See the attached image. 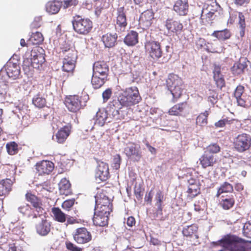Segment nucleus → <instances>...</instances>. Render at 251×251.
Segmentation results:
<instances>
[{
    "instance_id": "nucleus-1",
    "label": "nucleus",
    "mask_w": 251,
    "mask_h": 251,
    "mask_svg": "<svg viewBox=\"0 0 251 251\" xmlns=\"http://www.w3.org/2000/svg\"><path fill=\"white\" fill-rule=\"evenodd\" d=\"M142 100L136 87L126 88L120 92L116 99L109 102L111 107L116 109L112 110L114 115H119V110L123 107H130L138 103Z\"/></svg>"
},
{
    "instance_id": "nucleus-2",
    "label": "nucleus",
    "mask_w": 251,
    "mask_h": 251,
    "mask_svg": "<svg viewBox=\"0 0 251 251\" xmlns=\"http://www.w3.org/2000/svg\"><path fill=\"white\" fill-rule=\"evenodd\" d=\"M246 243L245 240L236 235L228 234L213 244L220 245L228 251H245Z\"/></svg>"
},
{
    "instance_id": "nucleus-3",
    "label": "nucleus",
    "mask_w": 251,
    "mask_h": 251,
    "mask_svg": "<svg viewBox=\"0 0 251 251\" xmlns=\"http://www.w3.org/2000/svg\"><path fill=\"white\" fill-rule=\"evenodd\" d=\"M45 61L43 54L37 53L35 50L27 51L23 56V70L25 74L33 71L34 68L39 69Z\"/></svg>"
},
{
    "instance_id": "nucleus-4",
    "label": "nucleus",
    "mask_w": 251,
    "mask_h": 251,
    "mask_svg": "<svg viewBox=\"0 0 251 251\" xmlns=\"http://www.w3.org/2000/svg\"><path fill=\"white\" fill-rule=\"evenodd\" d=\"M166 83L173 99L177 100L181 96L184 89L182 79L176 75H170L166 80Z\"/></svg>"
},
{
    "instance_id": "nucleus-5",
    "label": "nucleus",
    "mask_w": 251,
    "mask_h": 251,
    "mask_svg": "<svg viewBox=\"0 0 251 251\" xmlns=\"http://www.w3.org/2000/svg\"><path fill=\"white\" fill-rule=\"evenodd\" d=\"M73 29L78 34L86 35L92 28L93 24L88 18H83L81 16L76 15L72 21Z\"/></svg>"
},
{
    "instance_id": "nucleus-6",
    "label": "nucleus",
    "mask_w": 251,
    "mask_h": 251,
    "mask_svg": "<svg viewBox=\"0 0 251 251\" xmlns=\"http://www.w3.org/2000/svg\"><path fill=\"white\" fill-rule=\"evenodd\" d=\"M114 108L113 106L111 107L109 103L106 110L104 109H100L97 112L96 118L94 119L95 125L102 126L105 124L110 123L113 118L118 119L119 115H114L112 112H111L112 110L116 109Z\"/></svg>"
},
{
    "instance_id": "nucleus-7",
    "label": "nucleus",
    "mask_w": 251,
    "mask_h": 251,
    "mask_svg": "<svg viewBox=\"0 0 251 251\" xmlns=\"http://www.w3.org/2000/svg\"><path fill=\"white\" fill-rule=\"evenodd\" d=\"M234 150L240 153L244 152L251 146V136L246 133L238 135L233 141Z\"/></svg>"
},
{
    "instance_id": "nucleus-8",
    "label": "nucleus",
    "mask_w": 251,
    "mask_h": 251,
    "mask_svg": "<svg viewBox=\"0 0 251 251\" xmlns=\"http://www.w3.org/2000/svg\"><path fill=\"white\" fill-rule=\"evenodd\" d=\"M164 41L159 43L155 41L148 42L145 47L151 58L154 59L160 58L163 54L162 48L163 47Z\"/></svg>"
},
{
    "instance_id": "nucleus-9",
    "label": "nucleus",
    "mask_w": 251,
    "mask_h": 251,
    "mask_svg": "<svg viewBox=\"0 0 251 251\" xmlns=\"http://www.w3.org/2000/svg\"><path fill=\"white\" fill-rule=\"evenodd\" d=\"M124 152L128 159L134 162H139L142 158V151L138 144L128 143L124 149Z\"/></svg>"
},
{
    "instance_id": "nucleus-10",
    "label": "nucleus",
    "mask_w": 251,
    "mask_h": 251,
    "mask_svg": "<svg viewBox=\"0 0 251 251\" xmlns=\"http://www.w3.org/2000/svg\"><path fill=\"white\" fill-rule=\"evenodd\" d=\"M73 238L77 244H85L92 240L91 233L85 227H80L74 232Z\"/></svg>"
},
{
    "instance_id": "nucleus-11",
    "label": "nucleus",
    "mask_w": 251,
    "mask_h": 251,
    "mask_svg": "<svg viewBox=\"0 0 251 251\" xmlns=\"http://www.w3.org/2000/svg\"><path fill=\"white\" fill-rule=\"evenodd\" d=\"M25 198L26 200L29 201L33 207L35 208L36 212L37 213H34L33 218L42 217L44 213V210L42 207V204L41 200L31 193L26 194Z\"/></svg>"
},
{
    "instance_id": "nucleus-12",
    "label": "nucleus",
    "mask_w": 251,
    "mask_h": 251,
    "mask_svg": "<svg viewBox=\"0 0 251 251\" xmlns=\"http://www.w3.org/2000/svg\"><path fill=\"white\" fill-rule=\"evenodd\" d=\"M109 177V172L108 164L103 162H99L95 174L96 180L100 183V181H106Z\"/></svg>"
},
{
    "instance_id": "nucleus-13",
    "label": "nucleus",
    "mask_w": 251,
    "mask_h": 251,
    "mask_svg": "<svg viewBox=\"0 0 251 251\" xmlns=\"http://www.w3.org/2000/svg\"><path fill=\"white\" fill-rule=\"evenodd\" d=\"M5 71L8 76L13 80L18 78L21 73V68L17 63L9 60L4 66Z\"/></svg>"
},
{
    "instance_id": "nucleus-14",
    "label": "nucleus",
    "mask_w": 251,
    "mask_h": 251,
    "mask_svg": "<svg viewBox=\"0 0 251 251\" xmlns=\"http://www.w3.org/2000/svg\"><path fill=\"white\" fill-rule=\"evenodd\" d=\"M65 103L68 110L72 112H77L81 106L80 97L77 95L69 96L67 97Z\"/></svg>"
},
{
    "instance_id": "nucleus-15",
    "label": "nucleus",
    "mask_w": 251,
    "mask_h": 251,
    "mask_svg": "<svg viewBox=\"0 0 251 251\" xmlns=\"http://www.w3.org/2000/svg\"><path fill=\"white\" fill-rule=\"evenodd\" d=\"M117 15L115 29L118 31H123L127 26L126 17L124 7H120L117 9Z\"/></svg>"
},
{
    "instance_id": "nucleus-16",
    "label": "nucleus",
    "mask_w": 251,
    "mask_h": 251,
    "mask_svg": "<svg viewBox=\"0 0 251 251\" xmlns=\"http://www.w3.org/2000/svg\"><path fill=\"white\" fill-rule=\"evenodd\" d=\"M154 13L151 10L143 12L139 18V25L143 29H147L151 25L154 18Z\"/></svg>"
},
{
    "instance_id": "nucleus-17",
    "label": "nucleus",
    "mask_w": 251,
    "mask_h": 251,
    "mask_svg": "<svg viewBox=\"0 0 251 251\" xmlns=\"http://www.w3.org/2000/svg\"><path fill=\"white\" fill-rule=\"evenodd\" d=\"M36 232L42 236L49 234L51 229V223L46 219L41 218V221L35 226Z\"/></svg>"
},
{
    "instance_id": "nucleus-18",
    "label": "nucleus",
    "mask_w": 251,
    "mask_h": 251,
    "mask_svg": "<svg viewBox=\"0 0 251 251\" xmlns=\"http://www.w3.org/2000/svg\"><path fill=\"white\" fill-rule=\"evenodd\" d=\"M54 167V164L48 160H43L36 164V170L39 175L49 174L53 170Z\"/></svg>"
},
{
    "instance_id": "nucleus-19",
    "label": "nucleus",
    "mask_w": 251,
    "mask_h": 251,
    "mask_svg": "<svg viewBox=\"0 0 251 251\" xmlns=\"http://www.w3.org/2000/svg\"><path fill=\"white\" fill-rule=\"evenodd\" d=\"M93 73L107 77L109 72V66L104 61H98L93 65Z\"/></svg>"
},
{
    "instance_id": "nucleus-20",
    "label": "nucleus",
    "mask_w": 251,
    "mask_h": 251,
    "mask_svg": "<svg viewBox=\"0 0 251 251\" xmlns=\"http://www.w3.org/2000/svg\"><path fill=\"white\" fill-rule=\"evenodd\" d=\"M173 8L178 15H186L189 9L188 0H177L175 3Z\"/></svg>"
},
{
    "instance_id": "nucleus-21",
    "label": "nucleus",
    "mask_w": 251,
    "mask_h": 251,
    "mask_svg": "<svg viewBox=\"0 0 251 251\" xmlns=\"http://www.w3.org/2000/svg\"><path fill=\"white\" fill-rule=\"evenodd\" d=\"M118 36L116 33H107L102 36L101 40L105 48H111L117 44Z\"/></svg>"
},
{
    "instance_id": "nucleus-22",
    "label": "nucleus",
    "mask_w": 251,
    "mask_h": 251,
    "mask_svg": "<svg viewBox=\"0 0 251 251\" xmlns=\"http://www.w3.org/2000/svg\"><path fill=\"white\" fill-rule=\"evenodd\" d=\"M165 26L170 32L176 33H180L183 27L182 24L179 22L171 19L166 20Z\"/></svg>"
},
{
    "instance_id": "nucleus-23",
    "label": "nucleus",
    "mask_w": 251,
    "mask_h": 251,
    "mask_svg": "<svg viewBox=\"0 0 251 251\" xmlns=\"http://www.w3.org/2000/svg\"><path fill=\"white\" fill-rule=\"evenodd\" d=\"M108 216L102 213L94 212L93 222L96 226H105L108 225Z\"/></svg>"
},
{
    "instance_id": "nucleus-24",
    "label": "nucleus",
    "mask_w": 251,
    "mask_h": 251,
    "mask_svg": "<svg viewBox=\"0 0 251 251\" xmlns=\"http://www.w3.org/2000/svg\"><path fill=\"white\" fill-rule=\"evenodd\" d=\"M200 163L203 168L213 166L216 162V159L213 154H210L204 152L203 155L200 158Z\"/></svg>"
},
{
    "instance_id": "nucleus-25",
    "label": "nucleus",
    "mask_w": 251,
    "mask_h": 251,
    "mask_svg": "<svg viewBox=\"0 0 251 251\" xmlns=\"http://www.w3.org/2000/svg\"><path fill=\"white\" fill-rule=\"evenodd\" d=\"M248 64L245 60L242 61L235 62L231 67V70L233 74L235 75H238L245 73L247 70Z\"/></svg>"
},
{
    "instance_id": "nucleus-26",
    "label": "nucleus",
    "mask_w": 251,
    "mask_h": 251,
    "mask_svg": "<svg viewBox=\"0 0 251 251\" xmlns=\"http://www.w3.org/2000/svg\"><path fill=\"white\" fill-rule=\"evenodd\" d=\"M62 5V2L58 0L49 1L46 5V9L50 14H55L58 12Z\"/></svg>"
},
{
    "instance_id": "nucleus-27",
    "label": "nucleus",
    "mask_w": 251,
    "mask_h": 251,
    "mask_svg": "<svg viewBox=\"0 0 251 251\" xmlns=\"http://www.w3.org/2000/svg\"><path fill=\"white\" fill-rule=\"evenodd\" d=\"M211 36L216 38L220 41H225L230 38L231 33L229 29L225 28L223 30L214 31L211 34Z\"/></svg>"
},
{
    "instance_id": "nucleus-28",
    "label": "nucleus",
    "mask_w": 251,
    "mask_h": 251,
    "mask_svg": "<svg viewBox=\"0 0 251 251\" xmlns=\"http://www.w3.org/2000/svg\"><path fill=\"white\" fill-rule=\"evenodd\" d=\"M124 43L128 46L135 45L138 42V33L131 30L125 37Z\"/></svg>"
},
{
    "instance_id": "nucleus-29",
    "label": "nucleus",
    "mask_w": 251,
    "mask_h": 251,
    "mask_svg": "<svg viewBox=\"0 0 251 251\" xmlns=\"http://www.w3.org/2000/svg\"><path fill=\"white\" fill-rule=\"evenodd\" d=\"M72 56L71 57L72 58L70 59H69L68 58L67 59H64L63 65L62 66V70L63 71L70 72L74 69L75 67V63L77 57L75 55L74 53L72 55Z\"/></svg>"
},
{
    "instance_id": "nucleus-30",
    "label": "nucleus",
    "mask_w": 251,
    "mask_h": 251,
    "mask_svg": "<svg viewBox=\"0 0 251 251\" xmlns=\"http://www.w3.org/2000/svg\"><path fill=\"white\" fill-rule=\"evenodd\" d=\"M12 181L10 179H2L0 181V196L6 195L11 190Z\"/></svg>"
},
{
    "instance_id": "nucleus-31",
    "label": "nucleus",
    "mask_w": 251,
    "mask_h": 251,
    "mask_svg": "<svg viewBox=\"0 0 251 251\" xmlns=\"http://www.w3.org/2000/svg\"><path fill=\"white\" fill-rule=\"evenodd\" d=\"M60 193L66 196L71 193V184L68 180L63 178L58 184Z\"/></svg>"
},
{
    "instance_id": "nucleus-32",
    "label": "nucleus",
    "mask_w": 251,
    "mask_h": 251,
    "mask_svg": "<svg viewBox=\"0 0 251 251\" xmlns=\"http://www.w3.org/2000/svg\"><path fill=\"white\" fill-rule=\"evenodd\" d=\"M107 78L93 73L91 79L92 84L95 89L100 88L107 80Z\"/></svg>"
},
{
    "instance_id": "nucleus-33",
    "label": "nucleus",
    "mask_w": 251,
    "mask_h": 251,
    "mask_svg": "<svg viewBox=\"0 0 251 251\" xmlns=\"http://www.w3.org/2000/svg\"><path fill=\"white\" fill-rule=\"evenodd\" d=\"M32 103L35 107L42 108L46 105L47 101L44 95L38 93L33 98Z\"/></svg>"
},
{
    "instance_id": "nucleus-34",
    "label": "nucleus",
    "mask_w": 251,
    "mask_h": 251,
    "mask_svg": "<svg viewBox=\"0 0 251 251\" xmlns=\"http://www.w3.org/2000/svg\"><path fill=\"white\" fill-rule=\"evenodd\" d=\"M70 134V127L65 126L59 130L56 134L57 142L59 143H63Z\"/></svg>"
},
{
    "instance_id": "nucleus-35",
    "label": "nucleus",
    "mask_w": 251,
    "mask_h": 251,
    "mask_svg": "<svg viewBox=\"0 0 251 251\" xmlns=\"http://www.w3.org/2000/svg\"><path fill=\"white\" fill-rule=\"evenodd\" d=\"M52 213L53 214V218L55 221L60 223H63L66 221L67 215L63 213L59 208H52Z\"/></svg>"
},
{
    "instance_id": "nucleus-36",
    "label": "nucleus",
    "mask_w": 251,
    "mask_h": 251,
    "mask_svg": "<svg viewBox=\"0 0 251 251\" xmlns=\"http://www.w3.org/2000/svg\"><path fill=\"white\" fill-rule=\"evenodd\" d=\"M198 230V226L196 225H191L184 227L182 230V233L184 236L191 237L193 234L195 238L198 239L199 236L196 234Z\"/></svg>"
},
{
    "instance_id": "nucleus-37",
    "label": "nucleus",
    "mask_w": 251,
    "mask_h": 251,
    "mask_svg": "<svg viewBox=\"0 0 251 251\" xmlns=\"http://www.w3.org/2000/svg\"><path fill=\"white\" fill-rule=\"evenodd\" d=\"M187 103L186 102H180L173 106L169 110V113L171 115H178L186 107Z\"/></svg>"
},
{
    "instance_id": "nucleus-38",
    "label": "nucleus",
    "mask_w": 251,
    "mask_h": 251,
    "mask_svg": "<svg viewBox=\"0 0 251 251\" xmlns=\"http://www.w3.org/2000/svg\"><path fill=\"white\" fill-rule=\"evenodd\" d=\"M44 38L41 33L35 32L32 33L30 38L27 41V44H32L33 45H39L43 42Z\"/></svg>"
},
{
    "instance_id": "nucleus-39",
    "label": "nucleus",
    "mask_w": 251,
    "mask_h": 251,
    "mask_svg": "<svg viewBox=\"0 0 251 251\" xmlns=\"http://www.w3.org/2000/svg\"><path fill=\"white\" fill-rule=\"evenodd\" d=\"M233 191L232 185L227 182H225L218 188L216 197H219L223 193H231Z\"/></svg>"
},
{
    "instance_id": "nucleus-40",
    "label": "nucleus",
    "mask_w": 251,
    "mask_h": 251,
    "mask_svg": "<svg viewBox=\"0 0 251 251\" xmlns=\"http://www.w3.org/2000/svg\"><path fill=\"white\" fill-rule=\"evenodd\" d=\"M235 203L234 197L231 196L223 199L220 202V205L223 209L228 210L233 207Z\"/></svg>"
},
{
    "instance_id": "nucleus-41",
    "label": "nucleus",
    "mask_w": 251,
    "mask_h": 251,
    "mask_svg": "<svg viewBox=\"0 0 251 251\" xmlns=\"http://www.w3.org/2000/svg\"><path fill=\"white\" fill-rule=\"evenodd\" d=\"M187 192L191 197H195L201 193L200 183H195L193 185H188Z\"/></svg>"
},
{
    "instance_id": "nucleus-42",
    "label": "nucleus",
    "mask_w": 251,
    "mask_h": 251,
    "mask_svg": "<svg viewBox=\"0 0 251 251\" xmlns=\"http://www.w3.org/2000/svg\"><path fill=\"white\" fill-rule=\"evenodd\" d=\"M18 145L15 142H10L6 144V148L8 153L14 155L18 152Z\"/></svg>"
},
{
    "instance_id": "nucleus-43",
    "label": "nucleus",
    "mask_w": 251,
    "mask_h": 251,
    "mask_svg": "<svg viewBox=\"0 0 251 251\" xmlns=\"http://www.w3.org/2000/svg\"><path fill=\"white\" fill-rule=\"evenodd\" d=\"M207 95L208 101L210 102L211 104L214 106L218 101V93L216 90L210 89Z\"/></svg>"
},
{
    "instance_id": "nucleus-44",
    "label": "nucleus",
    "mask_w": 251,
    "mask_h": 251,
    "mask_svg": "<svg viewBox=\"0 0 251 251\" xmlns=\"http://www.w3.org/2000/svg\"><path fill=\"white\" fill-rule=\"evenodd\" d=\"M112 205H106L103 206H100L98 205L95 207V211L98 213H102L103 215H109L110 213L112 211Z\"/></svg>"
},
{
    "instance_id": "nucleus-45",
    "label": "nucleus",
    "mask_w": 251,
    "mask_h": 251,
    "mask_svg": "<svg viewBox=\"0 0 251 251\" xmlns=\"http://www.w3.org/2000/svg\"><path fill=\"white\" fill-rule=\"evenodd\" d=\"M221 148L217 143H212L206 147L205 152L210 154L217 153L220 151Z\"/></svg>"
},
{
    "instance_id": "nucleus-46",
    "label": "nucleus",
    "mask_w": 251,
    "mask_h": 251,
    "mask_svg": "<svg viewBox=\"0 0 251 251\" xmlns=\"http://www.w3.org/2000/svg\"><path fill=\"white\" fill-rule=\"evenodd\" d=\"M96 205L95 206H97L99 205L100 206H103V205H111L110 200L108 199V198L105 196H103L102 197L101 196H100V197H98V196L96 197Z\"/></svg>"
},
{
    "instance_id": "nucleus-47",
    "label": "nucleus",
    "mask_w": 251,
    "mask_h": 251,
    "mask_svg": "<svg viewBox=\"0 0 251 251\" xmlns=\"http://www.w3.org/2000/svg\"><path fill=\"white\" fill-rule=\"evenodd\" d=\"M7 89V84L2 81H0V102L5 100Z\"/></svg>"
},
{
    "instance_id": "nucleus-48",
    "label": "nucleus",
    "mask_w": 251,
    "mask_h": 251,
    "mask_svg": "<svg viewBox=\"0 0 251 251\" xmlns=\"http://www.w3.org/2000/svg\"><path fill=\"white\" fill-rule=\"evenodd\" d=\"M213 79L217 88L222 90V88L225 86L226 83L223 75L217 76H216L213 77Z\"/></svg>"
},
{
    "instance_id": "nucleus-49",
    "label": "nucleus",
    "mask_w": 251,
    "mask_h": 251,
    "mask_svg": "<svg viewBox=\"0 0 251 251\" xmlns=\"http://www.w3.org/2000/svg\"><path fill=\"white\" fill-rule=\"evenodd\" d=\"M243 234L245 237L251 239V222L249 221L245 224L243 227Z\"/></svg>"
},
{
    "instance_id": "nucleus-50",
    "label": "nucleus",
    "mask_w": 251,
    "mask_h": 251,
    "mask_svg": "<svg viewBox=\"0 0 251 251\" xmlns=\"http://www.w3.org/2000/svg\"><path fill=\"white\" fill-rule=\"evenodd\" d=\"M77 213L78 211L75 210H74V214H72V216L67 215L66 220L68 224H74L75 223H79V220H80L76 218V217H78Z\"/></svg>"
},
{
    "instance_id": "nucleus-51",
    "label": "nucleus",
    "mask_w": 251,
    "mask_h": 251,
    "mask_svg": "<svg viewBox=\"0 0 251 251\" xmlns=\"http://www.w3.org/2000/svg\"><path fill=\"white\" fill-rule=\"evenodd\" d=\"M75 202V199L67 200L62 203V207L65 210L70 211L71 208L74 205Z\"/></svg>"
},
{
    "instance_id": "nucleus-52",
    "label": "nucleus",
    "mask_w": 251,
    "mask_h": 251,
    "mask_svg": "<svg viewBox=\"0 0 251 251\" xmlns=\"http://www.w3.org/2000/svg\"><path fill=\"white\" fill-rule=\"evenodd\" d=\"M121 157L119 154H117L114 156L113 161H112V167L115 169L118 170L121 165Z\"/></svg>"
},
{
    "instance_id": "nucleus-53",
    "label": "nucleus",
    "mask_w": 251,
    "mask_h": 251,
    "mask_svg": "<svg viewBox=\"0 0 251 251\" xmlns=\"http://www.w3.org/2000/svg\"><path fill=\"white\" fill-rule=\"evenodd\" d=\"M134 193L137 200L142 199L143 194H142V188L140 184H135L134 188Z\"/></svg>"
},
{
    "instance_id": "nucleus-54",
    "label": "nucleus",
    "mask_w": 251,
    "mask_h": 251,
    "mask_svg": "<svg viewBox=\"0 0 251 251\" xmlns=\"http://www.w3.org/2000/svg\"><path fill=\"white\" fill-rule=\"evenodd\" d=\"M196 123L200 126H203L207 124V118L206 115H200L197 117Z\"/></svg>"
},
{
    "instance_id": "nucleus-55",
    "label": "nucleus",
    "mask_w": 251,
    "mask_h": 251,
    "mask_svg": "<svg viewBox=\"0 0 251 251\" xmlns=\"http://www.w3.org/2000/svg\"><path fill=\"white\" fill-rule=\"evenodd\" d=\"M163 195L160 190H158L156 194L155 200L156 201L155 206H162Z\"/></svg>"
},
{
    "instance_id": "nucleus-56",
    "label": "nucleus",
    "mask_w": 251,
    "mask_h": 251,
    "mask_svg": "<svg viewBox=\"0 0 251 251\" xmlns=\"http://www.w3.org/2000/svg\"><path fill=\"white\" fill-rule=\"evenodd\" d=\"M156 207L157 208L156 210V212L154 214V217L158 220L164 221L165 220V218L163 216L162 206H156Z\"/></svg>"
},
{
    "instance_id": "nucleus-57",
    "label": "nucleus",
    "mask_w": 251,
    "mask_h": 251,
    "mask_svg": "<svg viewBox=\"0 0 251 251\" xmlns=\"http://www.w3.org/2000/svg\"><path fill=\"white\" fill-rule=\"evenodd\" d=\"M112 89L107 88L102 93V97L103 102H106L111 97L112 95Z\"/></svg>"
},
{
    "instance_id": "nucleus-58",
    "label": "nucleus",
    "mask_w": 251,
    "mask_h": 251,
    "mask_svg": "<svg viewBox=\"0 0 251 251\" xmlns=\"http://www.w3.org/2000/svg\"><path fill=\"white\" fill-rule=\"evenodd\" d=\"M31 209L29 205L27 204H23L18 207L19 212L23 215H26Z\"/></svg>"
},
{
    "instance_id": "nucleus-59",
    "label": "nucleus",
    "mask_w": 251,
    "mask_h": 251,
    "mask_svg": "<svg viewBox=\"0 0 251 251\" xmlns=\"http://www.w3.org/2000/svg\"><path fill=\"white\" fill-rule=\"evenodd\" d=\"M226 124H230V121L227 118H224L216 122L214 125L216 127H223Z\"/></svg>"
},
{
    "instance_id": "nucleus-60",
    "label": "nucleus",
    "mask_w": 251,
    "mask_h": 251,
    "mask_svg": "<svg viewBox=\"0 0 251 251\" xmlns=\"http://www.w3.org/2000/svg\"><path fill=\"white\" fill-rule=\"evenodd\" d=\"M66 245L67 249L71 251H82V249L70 242H67Z\"/></svg>"
},
{
    "instance_id": "nucleus-61",
    "label": "nucleus",
    "mask_w": 251,
    "mask_h": 251,
    "mask_svg": "<svg viewBox=\"0 0 251 251\" xmlns=\"http://www.w3.org/2000/svg\"><path fill=\"white\" fill-rule=\"evenodd\" d=\"M244 90V87L242 85L238 86L234 92V95L235 98L241 97Z\"/></svg>"
},
{
    "instance_id": "nucleus-62",
    "label": "nucleus",
    "mask_w": 251,
    "mask_h": 251,
    "mask_svg": "<svg viewBox=\"0 0 251 251\" xmlns=\"http://www.w3.org/2000/svg\"><path fill=\"white\" fill-rule=\"evenodd\" d=\"M222 68L221 66L219 65L214 64V68L213 69V77L216 76H220L222 75V74L221 73Z\"/></svg>"
},
{
    "instance_id": "nucleus-63",
    "label": "nucleus",
    "mask_w": 251,
    "mask_h": 251,
    "mask_svg": "<svg viewBox=\"0 0 251 251\" xmlns=\"http://www.w3.org/2000/svg\"><path fill=\"white\" fill-rule=\"evenodd\" d=\"M41 17H36L31 25V27L34 28L39 27L41 25Z\"/></svg>"
},
{
    "instance_id": "nucleus-64",
    "label": "nucleus",
    "mask_w": 251,
    "mask_h": 251,
    "mask_svg": "<svg viewBox=\"0 0 251 251\" xmlns=\"http://www.w3.org/2000/svg\"><path fill=\"white\" fill-rule=\"evenodd\" d=\"M239 18V25L240 28L245 27L246 24L245 17L243 14L242 13H239L238 15Z\"/></svg>"
}]
</instances>
